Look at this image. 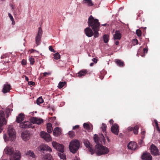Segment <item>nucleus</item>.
<instances>
[{"mask_svg":"<svg viewBox=\"0 0 160 160\" xmlns=\"http://www.w3.org/2000/svg\"><path fill=\"white\" fill-rule=\"evenodd\" d=\"M54 58L55 59L58 60L60 58V56L58 52H57L54 54Z\"/></svg>","mask_w":160,"mask_h":160,"instance_id":"nucleus-36","label":"nucleus"},{"mask_svg":"<svg viewBox=\"0 0 160 160\" xmlns=\"http://www.w3.org/2000/svg\"><path fill=\"white\" fill-rule=\"evenodd\" d=\"M3 137V138L5 141L8 140V137L6 134H4Z\"/></svg>","mask_w":160,"mask_h":160,"instance_id":"nucleus-51","label":"nucleus"},{"mask_svg":"<svg viewBox=\"0 0 160 160\" xmlns=\"http://www.w3.org/2000/svg\"><path fill=\"white\" fill-rule=\"evenodd\" d=\"M114 121L112 119H111L109 121V122L111 124H112L113 123Z\"/></svg>","mask_w":160,"mask_h":160,"instance_id":"nucleus-58","label":"nucleus"},{"mask_svg":"<svg viewBox=\"0 0 160 160\" xmlns=\"http://www.w3.org/2000/svg\"><path fill=\"white\" fill-rule=\"evenodd\" d=\"M11 88V86L10 84H5L4 85L2 91L4 93L9 92Z\"/></svg>","mask_w":160,"mask_h":160,"instance_id":"nucleus-19","label":"nucleus"},{"mask_svg":"<svg viewBox=\"0 0 160 160\" xmlns=\"http://www.w3.org/2000/svg\"><path fill=\"white\" fill-rule=\"evenodd\" d=\"M30 136V134L27 131L22 132L21 134L22 138L25 141L28 140Z\"/></svg>","mask_w":160,"mask_h":160,"instance_id":"nucleus-11","label":"nucleus"},{"mask_svg":"<svg viewBox=\"0 0 160 160\" xmlns=\"http://www.w3.org/2000/svg\"><path fill=\"white\" fill-rule=\"evenodd\" d=\"M119 44V42L118 41H117L115 42V44L116 45H118Z\"/></svg>","mask_w":160,"mask_h":160,"instance_id":"nucleus-64","label":"nucleus"},{"mask_svg":"<svg viewBox=\"0 0 160 160\" xmlns=\"http://www.w3.org/2000/svg\"><path fill=\"white\" fill-rule=\"evenodd\" d=\"M16 149V148H14L13 147H7L5 148L4 150H14V149Z\"/></svg>","mask_w":160,"mask_h":160,"instance_id":"nucleus-43","label":"nucleus"},{"mask_svg":"<svg viewBox=\"0 0 160 160\" xmlns=\"http://www.w3.org/2000/svg\"><path fill=\"white\" fill-rule=\"evenodd\" d=\"M134 42L135 43H136L137 44H138V40L137 39H135L134 40Z\"/></svg>","mask_w":160,"mask_h":160,"instance_id":"nucleus-61","label":"nucleus"},{"mask_svg":"<svg viewBox=\"0 0 160 160\" xmlns=\"http://www.w3.org/2000/svg\"><path fill=\"white\" fill-rule=\"evenodd\" d=\"M66 82L65 81L62 82H60L58 84V87L59 88L61 89L66 84Z\"/></svg>","mask_w":160,"mask_h":160,"instance_id":"nucleus-35","label":"nucleus"},{"mask_svg":"<svg viewBox=\"0 0 160 160\" xmlns=\"http://www.w3.org/2000/svg\"><path fill=\"white\" fill-rule=\"evenodd\" d=\"M53 147L56 150H64V146L63 145L55 141L52 142Z\"/></svg>","mask_w":160,"mask_h":160,"instance_id":"nucleus-9","label":"nucleus"},{"mask_svg":"<svg viewBox=\"0 0 160 160\" xmlns=\"http://www.w3.org/2000/svg\"><path fill=\"white\" fill-rule=\"evenodd\" d=\"M105 140L104 139L103 135L102 134H101V144H104ZM101 150H108V149L104 147L101 144Z\"/></svg>","mask_w":160,"mask_h":160,"instance_id":"nucleus-16","label":"nucleus"},{"mask_svg":"<svg viewBox=\"0 0 160 160\" xmlns=\"http://www.w3.org/2000/svg\"><path fill=\"white\" fill-rule=\"evenodd\" d=\"M149 149L150 150H158L157 147L153 144L151 145Z\"/></svg>","mask_w":160,"mask_h":160,"instance_id":"nucleus-39","label":"nucleus"},{"mask_svg":"<svg viewBox=\"0 0 160 160\" xmlns=\"http://www.w3.org/2000/svg\"><path fill=\"white\" fill-rule=\"evenodd\" d=\"M43 102V101L42 97H39L37 100V103L38 105H39Z\"/></svg>","mask_w":160,"mask_h":160,"instance_id":"nucleus-34","label":"nucleus"},{"mask_svg":"<svg viewBox=\"0 0 160 160\" xmlns=\"http://www.w3.org/2000/svg\"><path fill=\"white\" fill-rule=\"evenodd\" d=\"M28 84L29 85L34 86L35 85V82L32 81L28 82Z\"/></svg>","mask_w":160,"mask_h":160,"instance_id":"nucleus-46","label":"nucleus"},{"mask_svg":"<svg viewBox=\"0 0 160 160\" xmlns=\"http://www.w3.org/2000/svg\"><path fill=\"white\" fill-rule=\"evenodd\" d=\"M143 142V141L142 140H140L139 142V143L140 145H142Z\"/></svg>","mask_w":160,"mask_h":160,"instance_id":"nucleus-60","label":"nucleus"},{"mask_svg":"<svg viewBox=\"0 0 160 160\" xmlns=\"http://www.w3.org/2000/svg\"><path fill=\"white\" fill-rule=\"evenodd\" d=\"M74 160H80V159L79 158H78L76 157L74 159Z\"/></svg>","mask_w":160,"mask_h":160,"instance_id":"nucleus-62","label":"nucleus"},{"mask_svg":"<svg viewBox=\"0 0 160 160\" xmlns=\"http://www.w3.org/2000/svg\"><path fill=\"white\" fill-rule=\"evenodd\" d=\"M83 143L86 147L90 149V150H92V146L90 144V143L88 140H84L83 141Z\"/></svg>","mask_w":160,"mask_h":160,"instance_id":"nucleus-25","label":"nucleus"},{"mask_svg":"<svg viewBox=\"0 0 160 160\" xmlns=\"http://www.w3.org/2000/svg\"><path fill=\"white\" fill-rule=\"evenodd\" d=\"M88 25L89 27H91L94 32V37H98L99 36L98 32L99 29L100 23L98 20L94 19L92 15H90L88 18Z\"/></svg>","mask_w":160,"mask_h":160,"instance_id":"nucleus-1","label":"nucleus"},{"mask_svg":"<svg viewBox=\"0 0 160 160\" xmlns=\"http://www.w3.org/2000/svg\"><path fill=\"white\" fill-rule=\"evenodd\" d=\"M107 128V125L105 124L102 123V126L101 127L103 133L106 134V128Z\"/></svg>","mask_w":160,"mask_h":160,"instance_id":"nucleus-33","label":"nucleus"},{"mask_svg":"<svg viewBox=\"0 0 160 160\" xmlns=\"http://www.w3.org/2000/svg\"><path fill=\"white\" fill-rule=\"evenodd\" d=\"M8 16H9V18H10V19H11V20L12 21H14V19L13 18L12 16V15L9 13H8Z\"/></svg>","mask_w":160,"mask_h":160,"instance_id":"nucleus-47","label":"nucleus"},{"mask_svg":"<svg viewBox=\"0 0 160 160\" xmlns=\"http://www.w3.org/2000/svg\"><path fill=\"white\" fill-rule=\"evenodd\" d=\"M53 133L55 136H60L61 134V130L59 127H56L53 130Z\"/></svg>","mask_w":160,"mask_h":160,"instance_id":"nucleus-21","label":"nucleus"},{"mask_svg":"<svg viewBox=\"0 0 160 160\" xmlns=\"http://www.w3.org/2000/svg\"><path fill=\"white\" fill-rule=\"evenodd\" d=\"M41 137L45 141L49 142L52 140L50 134L44 131H42L40 133Z\"/></svg>","mask_w":160,"mask_h":160,"instance_id":"nucleus-7","label":"nucleus"},{"mask_svg":"<svg viewBox=\"0 0 160 160\" xmlns=\"http://www.w3.org/2000/svg\"><path fill=\"white\" fill-rule=\"evenodd\" d=\"M87 70H81L78 73V76L79 77H81L82 76H84L87 74Z\"/></svg>","mask_w":160,"mask_h":160,"instance_id":"nucleus-28","label":"nucleus"},{"mask_svg":"<svg viewBox=\"0 0 160 160\" xmlns=\"http://www.w3.org/2000/svg\"><path fill=\"white\" fill-rule=\"evenodd\" d=\"M95 151H89L88 153L89 154L90 153L91 155H92L95 153Z\"/></svg>","mask_w":160,"mask_h":160,"instance_id":"nucleus-52","label":"nucleus"},{"mask_svg":"<svg viewBox=\"0 0 160 160\" xmlns=\"http://www.w3.org/2000/svg\"><path fill=\"white\" fill-rule=\"evenodd\" d=\"M152 155L156 156L159 155V151H151Z\"/></svg>","mask_w":160,"mask_h":160,"instance_id":"nucleus-41","label":"nucleus"},{"mask_svg":"<svg viewBox=\"0 0 160 160\" xmlns=\"http://www.w3.org/2000/svg\"><path fill=\"white\" fill-rule=\"evenodd\" d=\"M136 33L137 36L138 37H140L141 36L142 32L140 29H137L136 31Z\"/></svg>","mask_w":160,"mask_h":160,"instance_id":"nucleus-42","label":"nucleus"},{"mask_svg":"<svg viewBox=\"0 0 160 160\" xmlns=\"http://www.w3.org/2000/svg\"><path fill=\"white\" fill-rule=\"evenodd\" d=\"M111 130L112 132L116 135H118L119 132V126L116 124H115L112 125L111 128Z\"/></svg>","mask_w":160,"mask_h":160,"instance_id":"nucleus-13","label":"nucleus"},{"mask_svg":"<svg viewBox=\"0 0 160 160\" xmlns=\"http://www.w3.org/2000/svg\"><path fill=\"white\" fill-rule=\"evenodd\" d=\"M86 35L89 37H90L92 36L93 35H94V32H93L92 30L89 27L86 28L84 30Z\"/></svg>","mask_w":160,"mask_h":160,"instance_id":"nucleus-14","label":"nucleus"},{"mask_svg":"<svg viewBox=\"0 0 160 160\" xmlns=\"http://www.w3.org/2000/svg\"><path fill=\"white\" fill-rule=\"evenodd\" d=\"M93 140L95 142L96 144L95 145L96 149H98V150H100V144L99 143L100 138L97 134H95L94 135Z\"/></svg>","mask_w":160,"mask_h":160,"instance_id":"nucleus-10","label":"nucleus"},{"mask_svg":"<svg viewBox=\"0 0 160 160\" xmlns=\"http://www.w3.org/2000/svg\"><path fill=\"white\" fill-rule=\"evenodd\" d=\"M25 80L28 82H29L28 81V80H29V79H28V78L26 76H25Z\"/></svg>","mask_w":160,"mask_h":160,"instance_id":"nucleus-63","label":"nucleus"},{"mask_svg":"<svg viewBox=\"0 0 160 160\" xmlns=\"http://www.w3.org/2000/svg\"><path fill=\"white\" fill-rule=\"evenodd\" d=\"M4 116V112L2 110L0 111V133L3 129L2 128V126L7 123V121Z\"/></svg>","mask_w":160,"mask_h":160,"instance_id":"nucleus-5","label":"nucleus"},{"mask_svg":"<svg viewBox=\"0 0 160 160\" xmlns=\"http://www.w3.org/2000/svg\"><path fill=\"white\" fill-rule=\"evenodd\" d=\"M30 122L33 124L40 125L43 122V120L42 118L36 117H33L30 119Z\"/></svg>","mask_w":160,"mask_h":160,"instance_id":"nucleus-8","label":"nucleus"},{"mask_svg":"<svg viewBox=\"0 0 160 160\" xmlns=\"http://www.w3.org/2000/svg\"><path fill=\"white\" fill-rule=\"evenodd\" d=\"M42 160H53V159L49 153H47L42 155Z\"/></svg>","mask_w":160,"mask_h":160,"instance_id":"nucleus-22","label":"nucleus"},{"mask_svg":"<svg viewBox=\"0 0 160 160\" xmlns=\"http://www.w3.org/2000/svg\"><path fill=\"white\" fill-rule=\"evenodd\" d=\"M80 146V143L78 140H72L70 142L69 150H78Z\"/></svg>","mask_w":160,"mask_h":160,"instance_id":"nucleus-3","label":"nucleus"},{"mask_svg":"<svg viewBox=\"0 0 160 160\" xmlns=\"http://www.w3.org/2000/svg\"><path fill=\"white\" fill-rule=\"evenodd\" d=\"M24 118V115L22 113H20L17 117L16 121L17 122L19 123L22 121Z\"/></svg>","mask_w":160,"mask_h":160,"instance_id":"nucleus-23","label":"nucleus"},{"mask_svg":"<svg viewBox=\"0 0 160 160\" xmlns=\"http://www.w3.org/2000/svg\"><path fill=\"white\" fill-rule=\"evenodd\" d=\"M51 74V73L50 72H45L43 73V76L44 77H45L47 75H50Z\"/></svg>","mask_w":160,"mask_h":160,"instance_id":"nucleus-53","label":"nucleus"},{"mask_svg":"<svg viewBox=\"0 0 160 160\" xmlns=\"http://www.w3.org/2000/svg\"><path fill=\"white\" fill-rule=\"evenodd\" d=\"M29 60L30 62V63L32 65L34 62V61L33 58H29Z\"/></svg>","mask_w":160,"mask_h":160,"instance_id":"nucleus-45","label":"nucleus"},{"mask_svg":"<svg viewBox=\"0 0 160 160\" xmlns=\"http://www.w3.org/2000/svg\"><path fill=\"white\" fill-rule=\"evenodd\" d=\"M68 133L70 137L71 138H73V137L75 136V132L73 131H69Z\"/></svg>","mask_w":160,"mask_h":160,"instance_id":"nucleus-38","label":"nucleus"},{"mask_svg":"<svg viewBox=\"0 0 160 160\" xmlns=\"http://www.w3.org/2000/svg\"><path fill=\"white\" fill-rule=\"evenodd\" d=\"M154 122H155V125L156 128H157V129H159V127L158 126V122L156 120H155Z\"/></svg>","mask_w":160,"mask_h":160,"instance_id":"nucleus-50","label":"nucleus"},{"mask_svg":"<svg viewBox=\"0 0 160 160\" xmlns=\"http://www.w3.org/2000/svg\"><path fill=\"white\" fill-rule=\"evenodd\" d=\"M128 147L129 149L135 150L138 147V145L136 142L131 141L128 143Z\"/></svg>","mask_w":160,"mask_h":160,"instance_id":"nucleus-12","label":"nucleus"},{"mask_svg":"<svg viewBox=\"0 0 160 160\" xmlns=\"http://www.w3.org/2000/svg\"><path fill=\"white\" fill-rule=\"evenodd\" d=\"M84 128L88 130H89L90 129V127L89 125L86 123H85L83 124Z\"/></svg>","mask_w":160,"mask_h":160,"instance_id":"nucleus-37","label":"nucleus"},{"mask_svg":"<svg viewBox=\"0 0 160 160\" xmlns=\"http://www.w3.org/2000/svg\"><path fill=\"white\" fill-rule=\"evenodd\" d=\"M83 2L84 3H87L88 5L89 6H92L93 4L91 0H83Z\"/></svg>","mask_w":160,"mask_h":160,"instance_id":"nucleus-31","label":"nucleus"},{"mask_svg":"<svg viewBox=\"0 0 160 160\" xmlns=\"http://www.w3.org/2000/svg\"><path fill=\"white\" fill-rule=\"evenodd\" d=\"M115 62L119 66L123 67L124 66V62L121 60L116 59Z\"/></svg>","mask_w":160,"mask_h":160,"instance_id":"nucleus-30","label":"nucleus"},{"mask_svg":"<svg viewBox=\"0 0 160 160\" xmlns=\"http://www.w3.org/2000/svg\"><path fill=\"white\" fill-rule=\"evenodd\" d=\"M148 48H143V52L144 53H147L148 52Z\"/></svg>","mask_w":160,"mask_h":160,"instance_id":"nucleus-54","label":"nucleus"},{"mask_svg":"<svg viewBox=\"0 0 160 160\" xmlns=\"http://www.w3.org/2000/svg\"><path fill=\"white\" fill-rule=\"evenodd\" d=\"M8 132L9 139L10 140L13 141L16 138L15 131L11 125L9 126L8 128Z\"/></svg>","mask_w":160,"mask_h":160,"instance_id":"nucleus-4","label":"nucleus"},{"mask_svg":"<svg viewBox=\"0 0 160 160\" xmlns=\"http://www.w3.org/2000/svg\"><path fill=\"white\" fill-rule=\"evenodd\" d=\"M60 152L58 153V155L61 159H66L65 155L63 153L64 151H59Z\"/></svg>","mask_w":160,"mask_h":160,"instance_id":"nucleus-27","label":"nucleus"},{"mask_svg":"<svg viewBox=\"0 0 160 160\" xmlns=\"http://www.w3.org/2000/svg\"><path fill=\"white\" fill-rule=\"evenodd\" d=\"M26 155L27 156H29L32 158H35V155L34 153L33 152L31 151H28L26 153Z\"/></svg>","mask_w":160,"mask_h":160,"instance_id":"nucleus-29","label":"nucleus"},{"mask_svg":"<svg viewBox=\"0 0 160 160\" xmlns=\"http://www.w3.org/2000/svg\"><path fill=\"white\" fill-rule=\"evenodd\" d=\"M79 125H76L73 127V129H75L76 128H79Z\"/></svg>","mask_w":160,"mask_h":160,"instance_id":"nucleus-55","label":"nucleus"},{"mask_svg":"<svg viewBox=\"0 0 160 160\" xmlns=\"http://www.w3.org/2000/svg\"><path fill=\"white\" fill-rule=\"evenodd\" d=\"M32 124L29 121H25L20 124V127L22 128H27L32 127Z\"/></svg>","mask_w":160,"mask_h":160,"instance_id":"nucleus-15","label":"nucleus"},{"mask_svg":"<svg viewBox=\"0 0 160 160\" xmlns=\"http://www.w3.org/2000/svg\"><path fill=\"white\" fill-rule=\"evenodd\" d=\"M141 134L142 135H144L145 134V131H142L141 132Z\"/></svg>","mask_w":160,"mask_h":160,"instance_id":"nucleus-59","label":"nucleus"},{"mask_svg":"<svg viewBox=\"0 0 160 160\" xmlns=\"http://www.w3.org/2000/svg\"><path fill=\"white\" fill-rule=\"evenodd\" d=\"M42 34V30L41 28L40 27L38 28V32L35 38V42L37 46L40 43Z\"/></svg>","mask_w":160,"mask_h":160,"instance_id":"nucleus-6","label":"nucleus"},{"mask_svg":"<svg viewBox=\"0 0 160 160\" xmlns=\"http://www.w3.org/2000/svg\"><path fill=\"white\" fill-rule=\"evenodd\" d=\"M38 149H39V150H52L49 147L45 144L41 145L38 147Z\"/></svg>","mask_w":160,"mask_h":160,"instance_id":"nucleus-20","label":"nucleus"},{"mask_svg":"<svg viewBox=\"0 0 160 160\" xmlns=\"http://www.w3.org/2000/svg\"><path fill=\"white\" fill-rule=\"evenodd\" d=\"M121 37V34L119 31L117 30L114 35V38L115 40L120 39Z\"/></svg>","mask_w":160,"mask_h":160,"instance_id":"nucleus-24","label":"nucleus"},{"mask_svg":"<svg viewBox=\"0 0 160 160\" xmlns=\"http://www.w3.org/2000/svg\"><path fill=\"white\" fill-rule=\"evenodd\" d=\"M109 151H101V155L102 154H106L108 153Z\"/></svg>","mask_w":160,"mask_h":160,"instance_id":"nucleus-44","label":"nucleus"},{"mask_svg":"<svg viewBox=\"0 0 160 160\" xmlns=\"http://www.w3.org/2000/svg\"><path fill=\"white\" fill-rule=\"evenodd\" d=\"M142 159L145 160H152V157L151 155L148 153H144L142 156Z\"/></svg>","mask_w":160,"mask_h":160,"instance_id":"nucleus-17","label":"nucleus"},{"mask_svg":"<svg viewBox=\"0 0 160 160\" xmlns=\"http://www.w3.org/2000/svg\"><path fill=\"white\" fill-rule=\"evenodd\" d=\"M5 153L9 155L10 160H20L21 153L19 151H4Z\"/></svg>","mask_w":160,"mask_h":160,"instance_id":"nucleus-2","label":"nucleus"},{"mask_svg":"<svg viewBox=\"0 0 160 160\" xmlns=\"http://www.w3.org/2000/svg\"><path fill=\"white\" fill-rule=\"evenodd\" d=\"M27 64V62L25 60L23 59L22 61V65H25Z\"/></svg>","mask_w":160,"mask_h":160,"instance_id":"nucleus-48","label":"nucleus"},{"mask_svg":"<svg viewBox=\"0 0 160 160\" xmlns=\"http://www.w3.org/2000/svg\"><path fill=\"white\" fill-rule=\"evenodd\" d=\"M47 132L48 133H50L52 132V124L50 123H48L47 124Z\"/></svg>","mask_w":160,"mask_h":160,"instance_id":"nucleus-26","label":"nucleus"},{"mask_svg":"<svg viewBox=\"0 0 160 160\" xmlns=\"http://www.w3.org/2000/svg\"><path fill=\"white\" fill-rule=\"evenodd\" d=\"M11 113V109L9 108H7L6 110V113L7 117H8L9 116V114Z\"/></svg>","mask_w":160,"mask_h":160,"instance_id":"nucleus-40","label":"nucleus"},{"mask_svg":"<svg viewBox=\"0 0 160 160\" xmlns=\"http://www.w3.org/2000/svg\"><path fill=\"white\" fill-rule=\"evenodd\" d=\"M92 60L95 63H96L97 62V60L95 58H93V59H92Z\"/></svg>","mask_w":160,"mask_h":160,"instance_id":"nucleus-57","label":"nucleus"},{"mask_svg":"<svg viewBox=\"0 0 160 160\" xmlns=\"http://www.w3.org/2000/svg\"><path fill=\"white\" fill-rule=\"evenodd\" d=\"M49 50L51 52H55V51L54 50V49L52 48V46H50L49 48Z\"/></svg>","mask_w":160,"mask_h":160,"instance_id":"nucleus-49","label":"nucleus"},{"mask_svg":"<svg viewBox=\"0 0 160 160\" xmlns=\"http://www.w3.org/2000/svg\"><path fill=\"white\" fill-rule=\"evenodd\" d=\"M139 127L138 126H136L134 127H129L128 128V130L130 131H133L134 134H137L138 133V129Z\"/></svg>","mask_w":160,"mask_h":160,"instance_id":"nucleus-18","label":"nucleus"},{"mask_svg":"<svg viewBox=\"0 0 160 160\" xmlns=\"http://www.w3.org/2000/svg\"><path fill=\"white\" fill-rule=\"evenodd\" d=\"M96 154L97 156H100V151H97V152H96Z\"/></svg>","mask_w":160,"mask_h":160,"instance_id":"nucleus-56","label":"nucleus"},{"mask_svg":"<svg viewBox=\"0 0 160 160\" xmlns=\"http://www.w3.org/2000/svg\"><path fill=\"white\" fill-rule=\"evenodd\" d=\"M103 39L105 43H107L108 42L109 40V35L107 34H105L103 36Z\"/></svg>","mask_w":160,"mask_h":160,"instance_id":"nucleus-32","label":"nucleus"}]
</instances>
